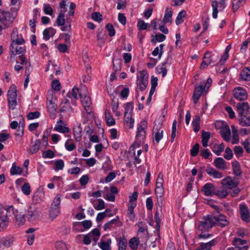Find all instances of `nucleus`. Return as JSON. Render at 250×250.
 <instances>
[{
	"label": "nucleus",
	"instance_id": "f257e3e1",
	"mask_svg": "<svg viewBox=\"0 0 250 250\" xmlns=\"http://www.w3.org/2000/svg\"><path fill=\"white\" fill-rule=\"evenodd\" d=\"M17 212L12 206L5 208L0 206V230L5 229L9 225L11 213Z\"/></svg>",
	"mask_w": 250,
	"mask_h": 250
},
{
	"label": "nucleus",
	"instance_id": "f03ea898",
	"mask_svg": "<svg viewBox=\"0 0 250 250\" xmlns=\"http://www.w3.org/2000/svg\"><path fill=\"white\" fill-rule=\"evenodd\" d=\"M147 122L142 121L137 128L136 135V141L130 147V151L134 150L136 147H139L140 144L143 143L146 137V129L147 128Z\"/></svg>",
	"mask_w": 250,
	"mask_h": 250
},
{
	"label": "nucleus",
	"instance_id": "7ed1b4c3",
	"mask_svg": "<svg viewBox=\"0 0 250 250\" xmlns=\"http://www.w3.org/2000/svg\"><path fill=\"white\" fill-rule=\"evenodd\" d=\"M212 207L215 209L213 212L212 215H211V217L213 218L214 225H216L221 228H224L227 226L229 222L227 219L226 217L220 213V208L215 205H213Z\"/></svg>",
	"mask_w": 250,
	"mask_h": 250
},
{
	"label": "nucleus",
	"instance_id": "20e7f679",
	"mask_svg": "<svg viewBox=\"0 0 250 250\" xmlns=\"http://www.w3.org/2000/svg\"><path fill=\"white\" fill-rule=\"evenodd\" d=\"M15 18L12 12L0 8V22L3 25L4 29L8 28Z\"/></svg>",
	"mask_w": 250,
	"mask_h": 250
},
{
	"label": "nucleus",
	"instance_id": "39448f33",
	"mask_svg": "<svg viewBox=\"0 0 250 250\" xmlns=\"http://www.w3.org/2000/svg\"><path fill=\"white\" fill-rule=\"evenodd\" d=\"M17 90L16 86L15 84L11 85L7 92V99L8 102V107L12 110L15 109L16 106L17 104Z\"/></svg>",
	"mask_w": 250,
	"mask_h": 250
},
{
	"label": "nucleus",
	"instance_id": "423d86ee",
	"mask_svg": "<svg viewBox=\"0 0 250 250\" xmlns=\"http://www.w3.org/2000/svg\"><path fill=\"white\" fill-rule=\"evenodd\" d=\"M203 220L200 222L198 229L201 231H207L210 229L214 225L213 218L211 215L204 216Z\"/></svg>",
	"mask_w": 250,
	"mask_h": 250
},
{
	"label": "nucleus",
	"instance_id": "0eeeda50",
	"mask_svg": "<svg viewBox=\"0 0 250 250\" xmlns=\"http://www.w3.org/2000/svg\"><path fill=\"white\" fill-rule=\"evenodd\" d=\"M60 197L57 196L53 200L49 210V216L54 220L60 212Z\"/></svg>",
	"mask_w": 250,
	"mask_h": 250
},
{
	"label": "nucleus",
	"instance_id": "6e6552de",
	"mask_svg": "<svg viewBox=\"0 0 250 250\" xmlns=\"http://www.w3.org/2000/svg\"><path fill=\"white\" fill-rule=\"evenodd\" d=\"M148 74L146 70H143L140 72V75L138 78L137 86L141 91H144L148 84Z\"/></svg>",
	"mask_w": 250,
	"mask_h": 250
},
{
	"label": "nucleus",
	"instance_id": "1a4fd4ad",
	"mask_svg": "<svg viewBox=\"0 0 250 250\" xmlns=\"http://www.w3.org/2000/svg\"><path fill=\"white\" fill-rule=\"evenodd\" d=\"M221 184L229 189H232L237 187L239 184V181L236 178H232L230 176H228L222 180Z\"/></svg>",
	"mask_w": 250,
	"mask_h": 250
},
{
	"label": "nucleus",
	"instance_id": "9d476101",
	"mask_svg": "<svg viewBox=\"0 0 250 250\" xmlns=\"http://www.w3.org/2000/svg\"><path fill=\"white\" fill-rule=\"evenodd\" d=\"M25 47L23 46H16L14 43H11L10 48V52L11 53L10 60L14 61V57L17 55H23L25 52Z\"/></svg>",
	"mask_w": 250,
	"mask_h": 250
},
{
	"label": "nucleus",
	"instance_id": "9b49d317",
	"mask_svg": "<svg viewBox=\"0 0 250 250\" xmlns=\"http://www.w3.org/2000/svg\"><path fill=\"white\" fill-rule=\"evenodd\" d=\"M233 95L236 99L239 101H245L248 98L247 91L240 86H237L233 89Z\"/></svg>",
	"mask_w": 250,
	"mask_h": 250
},
{
	"label": "nucleus",
	"instance_id": "f8f14e48",
	"mask_svg": "<svg viewBox=\"0 0 250 250\" xmlns=\"http://www.w3.org/2000/svg\"><path fill=\"white\" fill-rule=\"evenodd\" d=\"M26 216L30 222L35 221L38 218L39 213L35 206H30L28 207L26 211Z\"/></svg>",
	"mask_w": 250,
	"mask_h": 250
},
{
	"label": "nucleus",
	"instance_id": "ddd939ff",
	"mask_svg": "<svg viewBox=\"0 0 250 250\" xmlns=\"http://www.w3.org/2000/svg\"><path fill=\"white\" fill-rule=\"evenodd\" d=\"M237 111L239 117L248 115L250 106L248 102H239L236 105Z\"/></svg>",
	"mask_w": 250,
	"mask_h": 250
},
{
	"label": "nucleus",
	"instance_id": "4468645a",
	"mask_svg": "<svg viewBox=\"0 0 250 250\" xmlns=\"http://www.w3.org/2000/svg\"><path fill=\"white\" fill-rule=\"evenodd\" d=\"M239 209L242 220L246 222H249L250 221V215L246 204H240L239 205Z\"/></svg>",
	"mask_w": 250,
	"mask_h": 250
},
{
	"label": "nucleus",
	"instance_id": "2eb2a0df",
	"mask_svg": "<svg viewBox=\"0 0 250 250\" xmlns=\"http://www.w3.org/2000/svg\"><path fill=\"white\" fill-rule=\"evenodd\" d=\"M227 0H220L219 2L216 0H213L211 3L212 7V17L216 19L217 17V14L218 13V7L219 3L220 4L219 7L223 10L226 7L225 2Z\"/></svg>",
	"mask_w": 250,
	"mask_h": 250
},
{
	"label": "nucleus",
	"instance_id": "dca6fc26",
	"mask_svg": "<svg viewBox=\"0 0 250 250\" xmlns=\"http://www.w3.org/2000/svg\"><path fill=\"white\" fill-rule=\"evenodd\" d=\"M15 238L12 236H6L0 238V248H8L11 247L14 242Z\"/></svg>",
	"mask_w": 250,
	"mask_h": 250
},
{
	"label": "nucleus",
	"instance_id": "f3484780",
	"mask_svg": "<svg viewBox=\"0 0 250 250\" xmlns=\"http://www.w3.org/2000/svg\"><path fill=\"white\" fill-rule=\"evenodd\" d=\"M201 190L206 196H212L215 193V186L213 184L210 183L205 184Z\"/></svg>",
	"mask_w": 250,
	"mask_h": 250
},
{
	"label": "nucleus",
	"instance_id": "a211bd4d",
	"mask_svg": "<svg viewBox=\"0 0 250 250\" xmlns=\"http://www.w3.org/2000/svg\"><path fill=\"white\" fill-rule=\"evenodd\" d=\"M220 133L224 140L227 142L230 141V130L229 126L227 124L223 123V125L220 128Z\"/></svg>",
	"mask_w": 250,
	"mask_h": 250
},
{
	"label": "nucleus",
	"instance_id": "6ab92c4d",
	"mask_svg": "<svg viewBox=\"0 0 250 250\" xmlns=\"http://www.w3.org/2000/svg\"><path fill=\"white\" fill-rule=\"evenodd\" d=\"M205 90V87L202 85H196L192 96L193 103L196 104L200 96Z\"/></svg>",
	"mask_w": 250,
	"mask_h": 250
},
{
	"label": "nucleus",
	"instance_id": "aec40b11",
	"mask_svg": "<svg viewBox=\"0 0 250 250\" xmlns=\"http://www.w3.org/2000/svg\"><path fill=\"white\" fill-rule=\"evenodd\" d=\"M218 243L216 239H213L207 243H200V246L196 250H211V248Z\"/></svg>",
	"mask_w": 250,
	"mask_h": 250
},
{
	"label": "nucleus",
	"instance_id": "412c9836",
	"mask_svg": "<svg viewBox=\"0 0 250 250\" xmlns=\"http://www.w3.org/2000/svg\"><path fill=\"white\" fill-rule=\"evenodd\" d=\"M44 198V192L42 188H39L33 196V200L36 203L43 201Z\"/></svg>",
	"mask_w": 250,
	"mask_h": 250
},
{
	"label": "nucleus",
	"instance_id": "4be33fe9",
	"mask_svg": "<svg viewBox=\"0 0 250 250\" xmlns=\"http://www.w3.org/2000/svg\"><path fill=\"white\" fill-rule=\"evenodd\" d=\"M63 122L62 120L57 121V124L54 127V130L60 133H67L69 132L70 129L68 127L64 126Z\"/></svg>",
	"mask_w": 250,
	"mask_h": 250
},
{
	"label": "nucleus",
	"instance_id": "5701e85b",
	"mask_svg": "<svg viewBox=\"0 0 250 250\" xmlns=\"http://www.w3.org/2000/svg\"><path fill=\"white\" fill-rule=\"evenodd\" d=\"M80 98L81 99L82 104L84 107L85 110L88 114L90 113L91 110L90 107L92 104L90 98L86 95L83 97L82 95Z\"/></svg>",
	"mask_w": 250,
	"mask_h": 250
},
{
	"label": "nucleus",
	"instance_id": "b1692460",
	"mask_svg": "<svg viewBox=\"0 0 250 250\" xmlns=\"http://www.w3.org/2000/svg\"><path fill=\"white\" fill-rule=\"evenodd\" d=\"M206 171L208 175L213 178L220 179L223 177V174L222 172L216 170L212 167H207Z\"/></svg>",
	"mask_w": 250,
	"mask_h": 250
},
{
	"label": "nucleus",
	"instance_id": "393cba45",
	"mask_svg": "<svg viewBox=\"0 0 250 250\" xmlns=\"http://www.w3.org/2000/svg\"><path fill=\"white\" fill-rule=\"evenodd\" d=\"M57 107L56 99L53 97L47 99V108L49 112L54 113L56 111Z\"/></svg>",
	"mask_w": 250,
	"mask_h": 250
},
{
	"label": "nucleus",
	"instance_id": "a878e982",
	"mask_svg": "<svg viewBox=\"0 0 250 250\" xmlns=\"http://www.w3.org/2000/svg\"><path fill=\"white\" fill-rule=\"evenodd\" d=\"M240 79L243 81H250V67H245L240 72Z\"/></svg>",
	"mask_w": 250,
	"mask_h": 250
},
{
	"label": "nucleus",
	"instance_id": "bb28decb",
	"mask_svg": "<svg viewBox=\"0 0 250 250\" xmlns=\"http://www.w3.org/2000/svg\"><path fill=\"white\" fill-rule=\"evenodd\" d=\"M214 165L218 169L225 170L227 168L226 162L221 157L215 159Z\"/></svg>",
	"mask_w": 250,
	"mask_h": 250
},
{
	"label": "nucleus",
	"instance_id": "cd10ccee",
	"mask_svg": "<svg viewBox=\"0 0 250 250\" xmlns=\"http://www.w3.org/2000/svg\"><path fill=\"white\" fill-rule=\"evenodd\" d=\"M17 212L11 213V215L14 214L16 219V222L18 225H23L25 222V215L21 212H19L17 210L15 209Z\"/></svg>",
	"mask_w": 250,
	"mask_h": 250
},
{
	"label": "nucleus",
	"instance_id": "c85d7f7f",
	"mask_svg": "<svg viewBox=\"0 0 250 250\" xmlns=\"http://www.w3.org/2000/svg\"><path fill=\"white\" fill-rule=\"evenodd\" d=\"M165 115H162L156 119L154 123L153 130H162L161 127L165 121Z\"/></svg>",
	"mask_w": 250,
	"mask_h": 250
},
{
	"label": "nucleus",
	"instance_id": "c756f323",
	"mask_svg": "<svg viewBox=\"0 0 250 250\" xmlns=\"http://www.w3.org/2000/svg\"><path fill=\"white\" fill-rule=\"evenodd\" d=\"M155 194L157 196V202L160 206H162L163 201V195L164 193V188H155Z\"/></svg>",
	"mask_w": 250,
	"mask_h": 250
},
{
	"label": "nucleus",
	"instance_id": "7c9ffc66",
	"mask_svg": "<svg viewBox=\"0 0 250 250\" xmlns=\"http://www.w3.org/2000/svg\"><path fill=\"white\" fill-rule=\"evenodd\" d=\"M136 206V203L128 204L127 211V217L130 221H134L135 219V213L134 212V208Z\"/></svg>",
	"mask_w": 250,
	"mask_h": 250
},
{
	"label": "nucleus",
	"instance_id": "2f4dec72",
	"mask_svg": "<svg viewBox=\"0 0 250 250\" xmlns=\"http://www.w3.org/2000/svg\"><path fill=\"white\" fill-rule=\"evenodd\" d=\"M213 57L214 55H212L210 52L207 51L204 54L203 59L205 60L209 65H214L216 62V59L214 60Z\"/></svg>",
	"mask_w": 250,
	"mask_h": 250
},
{
	"label": "nucleus",
	"instance_id": "473e14b6",
	"mask_svg": "<svg viewBox=\"0 0 250 250\" xmlns=\"http://www.w3.org/2000/svg\"><path fill=\"white\" fill-rule=\"evenodd\" d=\"M78 95L80 97L82 96V94L81 92L79 91V89L77 87H73L71 91H69L67 94V96L70 98H74L75 99H77L78 98Z\"/></svg>",
	"mask_w": 250,
	"mask_h": 250
},
{
	"label": "nucleus",
	"instance_id": "72a5a7b5",
	"mask_svg": "<svg viewBox=\"0 0 250 250\" xmlns=\"http://www.w3.org/2000/svg\"><path fill=\"white\" fill-rule=\"evenodd\" d=\"M232 167L233 174L236 176H240L242 171L239 163L237 161H234L232 163Z\"/></svg>",
	"mask_w": 250,
	"mask_h": 250
},
{
	"label": "nucleus",
	"instance_id": "f704fd0d",
	"mask_svg": "<svg viewBox=\"0 0 250 250\" xmlns=\"http://www.w3.org/2000/svg\"><path fill=\"white\" fill-rule=\"evenodd\" d=\"M82 128L81 125H79L73 128V135L77 142H80L81 140L82 136Z\"/></svg>",
	"mask_w": 250,
	"mask_h": 250
},
{
	"label": "nucleus",
	"instance_id": "c9c22d12",
	"mask_svg": "<svg viewBox=\"0 0 250 250\" xmlns=\"http://www.w3.org/2000/svg\"><path fill=\"white\" fill-rule=\"evenodd\" d=\"M172 11L171 8H167L165 11L164 18L163 20V23H171L172 21Z\"/></svg>",
	"mask_w": 250,
	"mask_h": 250
},
{
	"label": "nucleus",
	"instance_id": "e433bc0d",
	"mask_svg": "<svg viewBox=\"0 0 250 250\" xmlns=\"http://www.w3.org/2000/svg\"><path fill=\"white\" fill-rule=\"evenodd\" d=\"M239 124L242 126H250V116L247 115H243L239 117Z\"/></svg>",
	"mask_w": 250,
	"mask_h": 250
},
{
	"label": "nucleus",
	"instance_id": "4c0bfd02",
	"mask_svg": "<svg viewBox=\"0 0 250 250\" xmlns=\"http://www.w3.org/2000/svg\"><path fill=\"white\" fill-rule=\"evenodd\" d=\"M105 119L107 125L111 126L115 125V122L110 112L107 109L104 110Z\"/></svg>",
	"mask_w": 250,
	"mask_h": 250
},
{
	"label": "nucleus",
	"instance_id": "58836bf2",
	"mask_svg": "<svg viewBox=\"0 0 250 250\" xmlns=\"http://www.w3.org/2000/svg\"><path fill=\"white\" fill-rule=\"evenodd\" d=\"M210 138V133L209 132L202 131V144L204 147L208 146V143L209 139Z\"/></svg>",
	"mask_w": 250,
	"mask_h": 250
},
{
	"label": "nucleus",
	"instance_id": "ea45409f",
	"mask_svg": "<svg viewBox=\"0 0 250 250\" xmlns=\"http://www.w3.org/2000/svg\"><path fill=\"white\" fill-rule=\"evenodd\" d=\"M88 234L91 237L92 239L95 243H96L98 241L101 235L100 231L97 228L93 229L91 232H90Z\"/></svg>",
	"mask_w": 250,
	"mask_h": 250
},
{
	"label": "nucleus",
	"instance_id": "a19ab883",
	"mask_svg": "<svg viewBox=\"0 0 250 250\" xmlns=\"http://www.w3.org/2000/svg\"><path fill=\"white\" fill-rule=\"evenodd\" d=\"M224 148L225 146L223 143H221L220 145L215 144L212 150L216 155L219 156L221 154V152L223 151Z\"/></svg>",
	"mask_w": 250,
	"mask_h": 250
},
{
	"label": "nucleus",
	"instance_id": "79ce46f5",
	"mask_svg": "<svg viewBox=\"0 0 250 250\" xmlns=\"http://www.w3.org/2000/svg\"><path fill=\"white\" fill-rule=\"evenodd\" d=\"M111 243V240L110 239H108L106 241L102 240L99 246L102 250H110L111 247L110 245Z\"/></svg>",
	"mask_w": 250,
	"mask_h": 250
},
{
	"label": "nucleus",
	"instance_id": "37998d69",
	"mask_svg": "<svg viewBox=\"0 0 250 250\" xmlns=\"http://www.w3.org/2000/svg\"><path fill=\"white\" fill-rule=\"evenodd\" d=\"M113 68L114 72H117L121 70L122 67V60L120 59H113Z\"/></svg>",
	"mask_w": 250,
	"mask_h": 250
},
{
	"label": "nucleus",
	"instance_id": "c03bdc74",
	"mask_svg": "<svg viewBox=\"0 0 250 250\" xmlns=\"http://www.w3.org/2000/svg\"><path fill=\"white\" fill-rule=\"evenodd\" d=\"M23 172V169L20 167H17L13 164L10 169V174L11 175H20Z\"/></svg>",
	"mask_w": 250,
	"mask_h": 250
},
{
	"label": "nucleus",
	"instance_id": "a18cd8bd",
	"mask_svg": "<svg viewBox=\"0 0 250 250\" xmlns=\"http://www.w3.org/2000/svg\"><path fill=\"white\" fill-rule=\"evenodd\" d=\"M139 244V240L136 237L132 238L129 241V246L133 250H136L138 249Z\"/></svg>",
	"mask_w": 250,
	"mask_h": 250
},
{
	"label": "nucleus",
	"instance_id": "49530a36",
	"mask_svg": "<svg viewBox=\"0 0 250 250\" xmlns=\"http://www.w3.org/2000/svg\"><path fill=\"white\" fill-rule=\"evenodd\" d=\"M106 35L105 34H103V29L99 30L97 34V40L99 44L102 46L104 43V40Z\"/></svg>",
	"mask_w": 250,
	"mask_h": 250
},
{
	"label": "nucleus",
	"instance_id": "de8ad7c7",
	"mask_svg": "<svg viewBox=\"0 0 250 250\" xmlns=\"http://www.w3.org/2000/svg\"><path fill=\"white\" fill-rule=\"evenodd\" d=\"M164 46V45L163 44H161L160 45V49L159 48V47H156L154 50L152 51V54L154 56H156L157 55L159 56V59H160L163 53V47Z\"/></svg>",
	"mask_w": 250,
	"mask_h": 250
},
{
	"label": "nucleus",
	"instance_id": "09e8293b",
	"mask_svg": "<svg viewBox=\"0 0 250 250\" xmlns=\"http://www.w3.org/2000/svg\"><path fill=\"white\" fill-rule=\"evenodd\" d=\"M119 250H125L127 246V240L124 237H120L118 240Z\"/></svg>",
	"mask_w": 250,
	"mask_h": 250
},
{
	"label": "nucleus",
	"instance_id": "8fccbe9b",
	"mask_svg": "<svg viewBox=\"0 0 250 250\" xmlns=\"http://www.w3.org/2000/svg\"><path fill=\"white\" fill-rule=\"evenodd\" d=\"M64 16V12L61 11L56 20L58 26H60L64 25L65 23Z\"/></svg>",
	"mask_w": 250,
	"mask_h": 250
},
{
	"label": "nucleus",
	"instance_id": "3c124183",
	"mask_svg": "<svg viewBox=\"0 0 250 250\" xmlns=\"http://www.w3.org/2000/svg\"><path fill=\"white\" fill-rule=\"evenodd\" d=\"M186 16V12L184 10L180 12L175 20V23L177 25L181 24L184 21L183 18Z\"/></svg>",
	"mask_w": 250,
	"mask_h": 250
},
{
	"label": "nucleus",
	"instance_id": "603ef678",
	"mask_svg": "<svg viewBox=\"0 0 250 250\" xmlns=\"http://www.w3.org/2000/svg\"><path fill=\"white\" fill-rule=\"evenodd\" d=\"M55 246L57 250H68L67 245L61 241L56 242Z\"/></svg>",
	"mask_w": 250,
	"mask_h": 250
},
{
	"label": "nucleus",
	"instance_id": "864d4df0",
	"mask_svg": "<svg viewBox=\"0 0 250 250\" xmlns=\"http://www.w3.org/2000/svg\"><path fill=\"white\" fill-rule=\"evenodd\" d=\"M124 121L126 124H129V127L130 128L133 127L134 121L131 117V114H126V115L125 114Z\"/></svg>",
	"mask_w": 250,
	"mask_h": 250
},
{
	"label": "nucleus",
	"instance_id": "5fc2aeb1",
	"mask_svg": "<svg viewBox=\"0 0 250 250\" xmlns=\"http://www.w3.org/2000/svg\"><path fill=\"white\" fill-rule=\"evenodd\" d=\"M155 132V140L157 144H158L160 141L163 138V130H153Z\"/></svg>",
	"mask_w": 250,
	"mask_h": 250
},
{
	"label": "nucleus",
	"instance_id": "6e6d98bb",
	"mask_svg": "<svg viewBox=\"0 0 250 250\" xmlns=\"http://www.w3.org/2000/svg\"><path fill=\"white\" fill-rule=\"evenodd\" d=\"M22 192L26 195H28L30 194V186L29 183H25L21 187Z\"/></svg>",
	"mask_w": 250,
	"mask_h": 250
},
{
	"label": "nucleus",
	"instance_id": "4d7b16f0",
	"mask_svg": "<svg viewBox=\"0 0 250 250\" xmlns=\"http://www.w3.org/2000/svg\"><path fill=\"white\" fill-rule=\"evenodd\" d=\"M41 145V142L40 140H37L35 141L34 144L32 146L30 151L33 154L36 153L40 148V146Z\"/></svg>",
	"mask_w": 250,
	"mask_h": 250
},
{
	"label": "nucleus",
	"instance_id": "13d9d810",
	"mask_svg": "<svg viewBox=\"0 0 250 250\" xmlns=\"http://www.w3.org/2000/svg\"><path fill=\"white\" fill-rule=\"evenodd\" d=\"M133 108V103L129 102L125 104V114L126 115V114H131V112L132 111Z\"/></svg>",
	"mask_w": 250,
	"mask_h": 250
},
{
	"label": "nucleus",
	"instance_id": "bf43d9fd",
	"mask_svg": "<svg viewBox=\"0 0 250 250\" xmlns=\"http://www.w3.org/2000/svg\"><path fill=\"white\" fill-rule=\"evenodd\" d=\"M56 170H62L64 166V163L62 160L59 159L56 161L55 163Z\"/></svg>",
	"mask_w": 250,
	"mask_h": 250
},
{
	"label": "nucleus",
	"instance_id": "052dcab7",
	"mask_svg": "<svg viewBox=\"0 0 250 250\" xmlns=\"http://www.w3.org/2000/svg\"><path fill=\"white\" fill-rule=\"evenodd\" d=\"M91 18L95 21L100 22L102 20L103 16L100 13L95 12L92 13Z\"/></svg>",
	"mask_w": 250,
	"mask_h": 250
},
{
	"label": "nucleus",
	"instance_id": "680f3d73",
	"mask_svg": "<svg viewBox=\"0 0 250 250\" xmlns=\"http://www.w3.org/2000/svg\"><path fill=\"white\" fill-rule=\"evenodd\" d=\"M43 11L45 14L52 15L53 14V9L50 5L48 3L43 4Z\"/></svg>",
	"mask_w": 250,
	"mask_h": 250
},
{
	"label": "nucleus",
	"instance_id": "e2e57ef3",
	"mask_svg": "<svg viewBox=\"0 0 250 250\" xmlns=\"http://www.w3.org/2000/svg\"><path fill=\"white\" fill-rule=\"evenodd\" d=\"M224 157L227 160H230L232 158V151L229 147H228L226 148Z\"/></svg>",
	"mask_w": 250,
	"mask_h": 250
},
{
	"label": "nucleus",
	"instance_id": "0e129e2a",
	"mask_svg": "<svg viewBox=\"0 0 250 250\" xmlns=\"http://www.w3.org/2000/svg\"><path fill=\"white\" fill-rule=\"evenodd\" d=\"M214 195H216L219 198H224L228 195V193L227 190L223 189L221 190H215V193H214Z\"/></svg>",
	"mask_w": 250,
	"mask_h": 250
},
{
	"label": "nucleus",
	"instance_id": "69168bd1",
	"mask_svg": "<svg viewBox=\"0 0 250 250\" xmlns=\"http://www.w3.org/2000/svg\"><path fill=\"white\" fill-rule=\"evenodd\" d=\"M148 26V24L145 23L143 20H139L137 23V28L139 30H146Z\"/></svg>",
	"mask_w": 250,
	"mask_h": 250
},
{
	"label": "nucleus",
	"instance_id": "338daca9",
	"mask_svg": "<svg viewBox=\"0 0 250 250\" xmlns=\"http://www.w3.org/2000/svg\"><path fill=\"white\" fill-rule=\"evenodd\" d=\"M106 28L108 31V34L110 37H113L115 34V30L113 26L111 23H107L106 25Z\"/></svg>",
	"mask_w": 250,
	"mask_h": 250
},
{
	"label": "nucleus",
	"instance_id": "774afa93",
	"mask_svg": "<svg viewBox=\"0 0 250 250\" xmlns=\"http://www.w3.org/2000/svg\"><path fill=\"white\" fill-rule=\"evenodd\" d=\"M51 85L52 88L55 91H58L61 89V83L57 80H54L52 82Z\"/></svg>",
	"mask_w": 250,
	"mask_h": 250
}]
</instances>
